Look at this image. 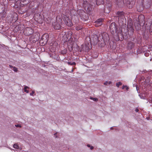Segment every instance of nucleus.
Instances as JSON below:
<instances>
[{"mask_svg": "<svg viewBox=\"0 0 152 152\" xmlns=\"http://www.w3.org/2000/svg\"><path fill=\"white\" fill-rule=\"evenodd\" d=\"M13 71L15 72H17L18 71V68L15 66H14L13 68Z\"/></svg>", "mask_w": 152, "mask_h": 152, "instance_id": "obj_16", "label": "nucleus"}, {"mask_svg": "<svg viewBox=\"0 0 152 152\" xmlns=\"http://www.w3.org/2000/svg\"><path fill=\"white\" fill-rule=\"evenodd\" d=\"M129 8H131V7H129Z\"/></svg>", "mask_w": 152, "mask_h": 152, "instance_id": "obj_36", "label": "nucleus"}, {"mask_svg": "<svg viewBox=\"0 0 152 152\" xmlns=\"http://www.w3.org/2000/svg\"><path fill=\"white\" fill-rule=\"evenodd\" d=\"M110 28L111 32H113V33H114L115 32L116 33V26L115 23H112L111 24Z\"/></svg>", "mask_w": 152, "mask_h": 152, "instance_id": "obj_7", "label": "nucleus"}, {"mask_svg": "<svg viewBox=\"0 0 152 152\" xmlns=\"http://www.w3.org/2000/svg\"><path fill=\"white\" fill-rule=\"evenodd\" d=\"M35 92L34 91H32V93H30V95L31 96H33V94Z\"/></svg>", "mask_w": 152, "mask_h": 152, "instance_id": "obj_22", "label": "nucleus"}, {"mask_svg": "<svg viewBox=\"0 0 152 152\" xmlns=\"http://www.w3.org/2000/svg\"><path fill=\"white\" fill-rule=\"evenodd\" d=\"M28 31V33H26V35H29L31 34L33 32V30L31 28H28L26 29V32Z\"/></svg>", "mask_w": 152, "mask_h": 152, "instance_id": "obj_8", "label": "nucleus"}, {"mask_svg": "<svg viewBox=\"0 0 152 152\" xmlns=\"http://www.w3.org/2000/svg\"><path fill=\"white\" fill-rule=\"evenodd\" d=\"M9 67L10 68H13V67H14V66H13L12 65H9Z\"/></svg>", "mask_w": 152, "mask_h": 152, "instance_id": "obj_25", "label": "nucleus"}, {"mask_svg": "<svg viewBox=\"0 0 152 152\" xmlns=\"http://www.w3.org/2000/svg\"><path fill=\"white\" fill-rule=\"evenodd\" d=\"M96 21L97 22H99V23H102V19H99L97 20Z\"/></svg>", "mask_w": 152, "mask_h": 152, "instance_id": "obj_18", "label": "nucleus"}, {"mask_svg": "<svg viewBox=\"0 0 152 152\" xmlns=\"http://www.w3.org/2000/svg\"><path fill=\"white\" fill-rule=\"evenodd\" d=\"M67 63L69 65H72V63L70 62H68Z\"/></svg>", "mask_w": 152, "mask_h": 152, "instance_id": "obj_26", "label": "nucleus"}, {"mask_svg": "<svg viewBox=\"0 0 152 152\" xmlns=\"http://www.w3.org/2000/svg\"><path fill=\"white\" fill-rule=\"evenodd\" d=\"M83 6L85 10L88 12H90L92 10V6L86 1H84Z\"/></svg>", "mask_w": 152, "mask_h": 152, "instance_id": "obj_4", "label": "nucleus"}, {"mask_svg": "<svg viewBox=\"0 0 152 152\" xmlns=\"http://www.w3.org/2000/svg\"><path fill=\"white\" fill-rule=\"evenodd\" d=\"M15 126L16 127L21 128V125L19 124H16L15 125Z\"/></svg>", "mask_w": 152, "mask_h": 152, "instance_id": "obj_21", "label": "nucleus"}, {"mask_svg": "<svg viewBox=\"0 0 152 152\" xmlns=\"http://www.w3.org/2000/svg\"><path fill=\"white\" fill-rule=\"evenodd\" d=\"M87 146L88 147H90L91 150H92L94 149V147L93 146H91L90 145L88 144L87 145Z\"/></svg>", "mask_w": 152, "mask_h": 152, "instance_id": "obj_19", "label": "nucleus"}, {"mask_svg": "<svg viewBox=\"0 0 152 152\" xmlns=\"http://www.w3.org/2000/svg\"><path fill=\"white\" fill-rule=\"evenodd\" d=\"M96 3L97 5H99L103 4L104 2L103 0H96Z\"/></svg>", "mask_w": 152, "mask_h": 152, "instance_id": "obj_10", "label": "nucleus"}, {"mask_svg": "<svg viewBox=\"0 0 152 152\" xmlns=\"http://www.w3.org/2000/svg\"><path fill=\"white\" fill-rule=\"evenodd\" d=\"M62 18L64 21L65 24L66 25L70 27L72 26L73 24L71 20L66 16L63 15L62 16Z\"/></svg>", "mask_w": 152, "mask_h": 152, "instance_id": "obj_6", "label": "nucleus"}, {"mask_svg": "<svg viewBox=\"0 0 152 152\" xmlns=\"http://www.w3.org/2000/svg\"><path fill=\"white\" fill-rule=\"evenodd\" d=\"M82 28L81 27H76L75 28V29L77 30H81L82 29Z\"/></svg>", "mask_w": 152, "mask_h": 152, "instance_id": "obj_20", "label": "nucleus"}, {"mask_svg": "<svg viewBox=\"0 0 152 152\" xmlns=\"http://www.w3.org/2000/svg\"><path fill=\"white\" fill-rule=\"evenodd\" d=\"M112 83L111 81H106L104 83V84L105 85H108L111 84Z\"/></svg>", "mask_w": 152, "mask_h": 152, "instance_id": "obj_14", "label": "nucleus"}, {"mask_svg": "<svg viewBox=\"0 0 152 152\" xmlns=\"http://www.w3.org/2000/svg\"><path fill=\"white\" fill-rule=\"evenodd\" d=\"M29 88L27 86H24V91L25 92H26L27 93H28L29 91H28V90H27V89H28Z\"/></svg>", "mask_w": 152, "mask_h": 152, "instance_id": "obj_11", "label": "nucleus"}, {"mask_svg": "<svg viewBox=\"0 0 152 152\" xmlns=\"http://www.w3.org/2000/svg\"><path fill=\"white\" fill-rule=\"evenodd\" d=\"M74 71L73 69L71 71V72H73Z\"/></svg>", "mask_w": 152, "mask_h": 152, "instance_id": "obj_31", "label": "nucleus"}, {"mask_svg": "<svg viewBox=\"0 0 152 152\" xmlns=\"http://www.w3.org/2000/svg\"><path fill=\"white\" fill-rule=\"evenodd\" d=\"M125 87H126V89H128V87H126V86H123L122 87V89H124Z\"/></svg>", "mask_w": 152, "mask_h": 152, "instance_id": "obj_29", "label": "nucleus"}, {"mask_svg": "<svg viewBox=\"0 0 152 152\" xmlns=\"http://www.w3.org/2000/svg\"><path fill=\"white\" fill-rule=\"evenodd\" d=\"M151 102H152V98H151Z\"/></svg>", "mask_w": 152, "mask_h": 152, "instance_id": "obj_33", "label": "nucleus"}, {"mask_svg": "<svg viewBox=\"0 0 152 152\" xmlns=\"http://www.w3.org/2000/svg\"><path fill=\"white\" fill-rule=\"evenodd\" d=\"M62 20L60 19V16H57L56 17V21L53 24L54 28L56 29H59L61 28V25L62 24Z\"/></svg>", "mask_w": 152, "mask_h": 152, "instance_id": "obj_3", "label": "nucleus"}, {"mask_svg": "<svg viewBox=\"0 0 152 152\" xmlns=\"http://www.w3.org/2000/svg\"><path fill=\"white\" fill-rule=\"evenodd\" d=\"M134 43L132 42H129L128 46L129 49H132L134 46Z\"/></svg>", "mask_w": 152, "mask_h": 152, "instance_id": "obj_9", "label": "nucleus"}, {"mask_svg": "<svg viewBox=\"0 0 152 152\" xmlns=\"http://www.w3.org/2000/svg\"><path fill=\"white\" fill-rule=\"evenodd\" d=\"M137 53H141V51H137Z\"/></svg>", "mask_w": 152, "mask_h": 152, "instance_id": "obj_30", "label": "nucleus"}, {"mask_svg": "<svg viewBox=\"0 0 152 152\" xmlns=\"http://www.w3.org/2000/svg\"><path fill=\"white\" fill-rule=\"evenodd\" d=\"M135 111L136 112H137L138 111H139V110L138 108H136L135 110Z\"/></svg>", "mask_w": 152, "mask_h": 152, "instance_id": "obj_27", "label": "nucleus"}, {"mask_svg": "<svg viewBox=\"0 0 152 152\" xmlns=\"http://www.w3.org/2000/svg\"><path fill=\"white\" fill-rule=\"evenodd\" d=\"M99 23V22H97V21L95 22V25L96 26H101L102 25V23Z\"/></svg>", "mask_w": 152, "mask_h": 152, "instance_id": "obj_13", "label": "nucleus"}, {"mask_svg": "<svg viewBox=\"0 0 152 152\" xmlns=\"http://www.w3.org/2000/svg\"><path fill=\"white\" fill-rule=\"evenodd\" d=\"M13 147L14 148H15L17 149H19V146L17 144H16V143L14 144L13 145Z\"/></svg>", "mask_w": 152, "mask_h": 152, "instance_id": "obj_12", "label": "nucleus"}, {"mask_svg": "<svg viewBox=\"0 0 152 152\" xmlns=\"http://www.w3.org/2000/svg\"><path fill=\"white\" fill-rule=\"evenodd\" d=\"M57 137L56 136V138H57Z\"/></svg>", "mask_w": 152, "mask_h": 152, "instance_id": "obj_35", "label": "nucleus"}, {"mask_svg": "<svg viewBox=\"0 0 152 152\" xmlns=\"http://www.w3.org/2000/svg\"><path fill=\"white\" fill-rule=\"evenodd\" d=\"M117 15V17L118 18L119 22H123L125 20L124 12H118Z\"/></svg>", "mask_w": 152, "mask_h": 152, "instance_id": "obj_5", "label": "nucleus"}, {"mask_svg": "<svg viewBox=\"0 0 152 152\" xmlns=\"http://www.w3.org/2000/svg\"><path fill=\"white\" fill-rule=\"evenodd\" d=\"M72 65H75L76 64V63L75 62H73L72 63Z\"/></svg>", "mask_w": 152, "mask_h": 152, "instance_id": "obj_28", "label": "nucleus"}, {"mask_svg": "<svg viewBox=\"0 0 152 152\" xmlns=\"http://www.w3.org/2000/svg\"><path fill=\"white\" fill-rule=\"evenodd\" d=\"M98 57V56L97 55V56L96 57H96Z\"/></svg>", "mask_w": 152, "mask_h": 152, "instance_id": "obj_34", "label": "nucleus"}, {"mask_svg": "<svg viewBox=\"0 0 152 152\" xmlns=\"http://www.w3.org/2000/svg\"><path fill=\"white\" fill-rule=\"evenodd\" d=\"M94 37L95 38V44L98 43L99 45L101 47H103L106 44V42H107L109 40V35L106 33H103L101 36H99L98 38L97 35H95Z\"/></svg>", "mask_w": 152, "mask_h": 152, "instance_id": "obj_1", "label": "nucleus"}, {"mask_svg": "<svg viewBox=\"0 0 152 152\" xmlns=\"http://www.w3.org/2000/svg\"><path fill=\"white\" fill-rule=\"evenodd\" d=\"M90 99H91L93 100H94V101H96V102L98 100V99L97 98H94L91 97Z\"/></svg>", "mask_w": 152, "mask_h": 152, "instance_id": "obj_17", "label": "nucleus"}, {"mask_svg": "<svg viewBox=\"0 0 152 152\" xmlns=\"http://www.w3.org/2000/svg\"><path fill=\"white\" fill-rule=\"evenodd\" d=\"M145 56H147L149 55V53H145Z\"/></svg>", "mask_w": 152, "mask_h": 152, "instance_id": "obj_24", "label": "nucleus"}, {"mask_svg": "<svg viewBox=\"0 0 152 152\" xmlns=\"http://www.w3.org/2000/svg\"><path fill=\"white\" fill-rule=\"evenodd\" d=\"M122 84V83L121 82H119L118 83H117L116 84V85L117 87H119V86L120 85H121Z\"/></svg>", "mask_w": 152, "mask_h": 152, "instance_id": "obj_15", "label": "nucleus"}, {"mask_svg": "<svg viewBox=\"0 0 152 152\" xmlns=\"http://www.w3.org/2000/svg\"><path fill=\"white\" fill-rule=\"evenodd\" d=\"M132 22L131 19H129L128 22L127 28L128 34L131 36L132 35L134 32V29L133 28Z\"/></svg>", "mask_w": 152, "mask_h": 152, "instance_id": "obj_2", "label": "nucleus"}, {"mask_svg": "<svg viewBox=\"0 0 152 152\" xmlns=\"http://www.w3.org/2000/svg\"><path fill=\"white\" fill-rule=\"evenodd\" d=\"M66 53V50H64V51H62V53L64 54H65Z\"/></svg>", "mask_w": 152, "mask_h": 152, "instance_id": "obj_23", "label": "nucleus"}, {"mask_svg": "<svg viewBox=\"0 0 152 152\" xmlns=\"http://www.w3.org/2000/svg\"><path fill=\"white\" fill-rule=\"evenodd\" d=\"M56 134H57V132H56L55 134H54V135H55Z\"/></svg>", "mask_w": 152, "mask_h": 152, "instance_id": "obj_32", "label": "nucleus"}]
</instances>
